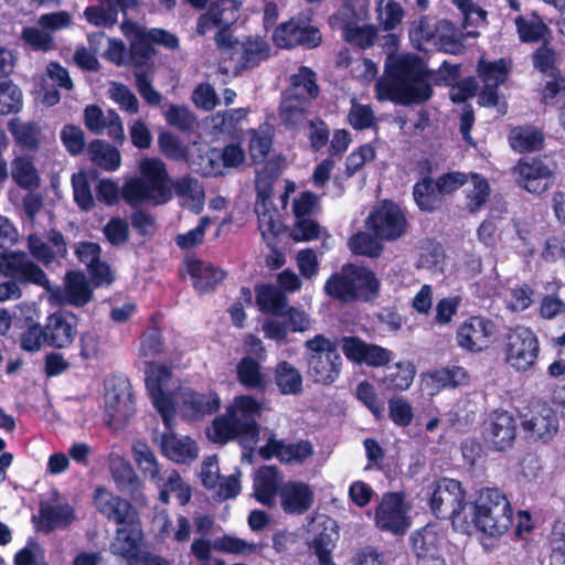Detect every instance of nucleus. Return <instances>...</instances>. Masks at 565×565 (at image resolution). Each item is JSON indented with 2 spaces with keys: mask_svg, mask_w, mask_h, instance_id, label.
<instances>
[{
  "mask_svg": "<svg viewBox=\"0 0 565 565\" xmlns=\"http://www.w3.org/2000/svg\"><path fill=\"white\" fill-rule=\"evenodd\" d=\"M430 76L427 64L417 54L397 56L385 65L384 76L375 85L377 98L403 106L426 103L434 93Z\"/></svg>",
  "mask_w": 565,
  "mask_h": 565,
  "instance_id": "f257e3e1",
  "label": "nucleus"
},
{
  "mask_svg": "<svg viewBox=\"0 0 565 565\" xmlns=\"http://www.w3.org/2000/svg\"><path fill=\"white\" fill-rule=\"evenodd\" d=\"M262 412L263 405L256 397L247 394L236 396L225 413L212 420L211 439L218 445L239 438L256 443L260 434L257 418Z\"/></svg>",
  "mask_w": 565,
  "mask_h": 565,
  "instance_id": "f03ea898",
  "label": "nucleus"
},
{
  "mask_svg": "<svg viewBox=\"0 0 565 565\" xmlns=\"http://www.w3.org/2000/svg\"><path fill=\"white\" fill-rule=\"evenodd\" d=\"M381 280L367 266L348 263L326 280L324 292L341 303L374 302L381 294Z\"/></svg>",
  "mask_w": 565,
  "mask_h": 565,
  "instance_id": "7ed1b4c3",
  "label": "nucleus"
},
{
  "mask_svg": "<svg viewBox=\"0 0 565 565\" xmlns=\"http://www.w3.org/2000/svg\"><path fill=\"white\" fill-rule=\"evenodd\" d=\"M467 531L471 526L488 536H501L513 524V509L505 493L495 487H486L468 502Z\"/></svg>",
  "mask_w": 565,
  "mask_h": 565,
  "instance_id": "20e7f679",
  "label": "nucleus"
},
{
  "mask_svg": "<svg viewBox=\"0 0 565 565\" xmlns=\"http://www.w3.org/2000/svg\"><path fill=\"white\" fill-rule=\"evenodd\" d=\"M140 178L125 182L121 195L125 202L137 207L143 202L163 205L172 200L173 182L166 163L159 158H145L139 166Z\"/></svg>",
  "mask_w": 565,
  "mask_h": 565,
  "instance_id": "39448f33",
  "label": "nucleus"
},
{
  "mask_svg": "<svg viewBox=\"0 0 565 565\" xmlns=\"http://www.w3.org/2000/svg\"><path fill=\"white\" fill-rule=\"evenodd\" d=\"M409 39L418 50H437L448 54H459L465 49L461 31L446 19L422 15L413 21Z\"/></svg>",
  "mask_w": 565,
  "mask_h": 565,
  "instance_id": "423d86ee",
  "label": "nucleus"
},
{
  "mask_svg": "<svg viewBox=\"0 0 565 565\" xmlns=\"http://www.w3.org/2000/svg\"><path fill=\"white\" fill-rule=\"evenodd\" d=\"M429 508L439 520H451L455 527L467 531L468 514L466 491L460 481L447 477L439 478L429 486Z\"/></svg>",
  "mask_w": 565,
  "mask_h": 565,
  "instance_id": "0eeeda50",
  "label": "nucleus"
},
{
  "mask_svg": "<svg viewBox=\"0 0 565 565\" xmlns=\"http://www.w3.org/2000/svg\"><path fill=\"white\" fill-rule=\"evenodd\" d=\"M307 374L315 383L331 385L340 376L342 358L338 352V341L324 334H316L303 343Z\"/></svg>",
  "mask_w": 565,
  "mask_h": 565,
  "instance_id": "6e6552de",
  "label": "nucleus"
},
{
  "mask_svg": "<svg viewBox=\"0 0 565 565\" xmlns=\"http://www.w3.org/2000/svg\"><path fill=\"white\" fill-rule=\"evenodd\" d=\"M273 42L277 47L285 50L319 47L322 43V33L313 21V12L300 11L288 21L278 24L273 32Z\"/></svg>",
  "mask_w": 565,
  "mask_h": 565,
  "instance_id": "1a4fd4ad",
  "label": "nucleus"
},
{
  "mask_svg": "<svg viewBox=\"0 0 565 565\" xmlns=\"http://www.w3.org/2000/svg\"><path fill=\"white\" fill-rule=\"evenodd\" d=\"M105 424L115 430L122 429L135 413V398L129 380L111 375L106 380Z\"/></svg>",
  "mask_w": 565,
  "mask_h": 565,
  "instance_id": "9d476101",
  "label": "nucleus"
},
{
  "mask_svg": "<svg viewBox=\"0 0 565 565\" xmlns=\"http://www.w3.org/2000/svg\"><path fill=\"white\" fill-rule=\"evenodd\" d=\"M217 49L228 56L234 75L258 67L271 52L269 42L260 35H246L242 40L233 36L226 45Z\"/></svg>",
  "mask_w": 565,
  "mask_h": 565,
  "instance_id": "9b49d317",
  "label": "nucleus"
},
{
  "mask_svg": "<svg viewBox=\"0 0 565 565\" xmlns=\"http://www.w3.org/2000/svg\"><path fill=\"white\" fill-rule=\"evenodd\" d=\"M537 335L526 327L511 328L504 338L505 362L518 372L531 370L540 355Z\"/></svg>",
  "mask_w": 565,
  "mask_h": 565,
  "instance_id": "f8f14e48",
  "label": "nucleus"
},
{
  "mask_svg": "<svg viewBox=\"0 0 565 565\" xmlns=\"http://www.w3.org/2000/svg\"><path fill=\"white\" fill-rule=\"evenodd\" d=\"M172 379V371L169 366L157 362H150L146 369L145 384L153 407L160 414L162 422L168 430H172L175 403L171 394L164 391V387Z\"/></svg>",
  "mask_w": 565,
  "mask_h": 565,
  "instance_id": "ddd939ff",
  "label": "nucleus"
},
{
  "mask_svg": "<svg viewBox=\"0 0 565 565\" xmlns=\"http://www.w3.org/2000/svg\"><path fill=\"white\" fill-rule=\"evenodd\" d=\"M365 226L377 238L393 242L406 233L408 221L398 204L384 200L369 214Z\"/></svg>",
  "mask_w": 565,
  "mask_h": 565,
  "instance_id": "4468645a",
  "label": "nucleus"
},
{
  "mask_svg": "<svg viewBox=\"0 0 565 565\" xmlns=\"http://www.w3.org/2000/svg\"><path fill=\"white\" fill-rule=\"evenodd\" d=\"M379 530L394 535H405L412 525L404 492H386L374 511Z\"/></svg>",
  "mask_w": 565,
  "mask_h": 565,
  "instance_id": "2eb2a0df",
  "label": "nucleus"
},
{
  "mask_svg": "<svg viewBox=\"0 0 565 565\" xmlns=\"http://www.w3.org/2000/svg\"><path fill=\"white\" fill-rule=\"evenodd\" d=\"M497 333L495 322L484 316H470L465 319L456 331L459 348L470 353H480L493 342Z\"/></svg>",
  "mask_w": 565,
  "mask_h": 565,
  "instance_id": "dca6fc26",
  "label": "nucleus"
},
{
  "mask_svg": "<svg viewBox=\"0 0 565 565\" xmlns=\"http://www.w3.org/2000/svg\"><path fill=\"white\" fill-rule=\"evenodd\" d=\"M0 274L22 285L47 287L50 280L45 271L26 253L2 252L0 254Z\"/></svg>",
  "mask_w": 565,
  "mask_h": 565,
  "instance_id": "f3484780",
  "label": "nucleus"
},
{
  "mask_svg": "<svg viewBox=\"0 0 565 565\" xmlns=\"http://www.w3.org/2000/svg\"><path fill=\"white\" fill-rule=\"evenodd\" d=\"M516 433V418L508 411L495 409L484 422L482 437L491 449L505 451L513 447Z\"/></svg>",
  "mask_w": 565,
  "mask_h": 565,
  "instance_id": "a211bd4d",
  "label": "nucleus"
},
{
  "mask_svg": "<svg viewBox=\"0 0 565 565\" xmlns=\"http://www.w3.org/2000/svg\"><path fill=\"white\" fill-rule=\"evenodd\" d=\"M78 317L66 309L50 313L44 322L45 345L63 350L70 348L77 337Z\"/></svg>",
  "mask_w": 565,
  "mask_h": 565,
  "instance_id": "6ab92c4d",
  "label": "nucleus"
},
{
  "mask_svg": "<svg viewBox=\"0 0 565 565\" xmlns=\"http://www.w3.org/2000/svg\"><path fill=\"white\" fill-rule=\"evenodd\" d=\"M93 501L97 511L117 526L140 518L139 511L129 500L113 493L103 486L95 489Z\"/></svg>",
  "mask_w": 565,
  "mask_h": 565,
  "instance_id": "aec40b11",
  "label": "nucleus"
},
{
  "mask_svg": "<svg viewBox=\"0 0 565 565\" xmlns=\"http://www.w3.org/2000/svg\"><path fill=\"white\" fill-rule=\"evenodd\" d=\"M313 454V446L307 439L287 444L284 439H277L274 435L258 449V455L263 459L270 460L275 457L285 465H301Z\"/></svg>",
  "mask_w": 565,
  "mask_h": 565,
  "instance_id": "412c9836",
  "label": "nucleus"
},
{
  "mask_svg": "<svg viewBox=\"0 0 565 565\" xmlns=\"http://www.w3.org/2000/svg\"><path fill=\"white\" fill-rule=\"evenodd\" d=\"M514 171L523 188L534 194L547 191L554 180L553 171L540 158L520 159Z\"/></svg>",
  "mask_w": 565,
  "mask_h": 565,
  "instance_id": "4be33fe9",
  "label": "nucleus"
},
{
  "mask_svg": "<svg viewBox=\"0 0 565 565\" xmlns=\"http://www.w3.org/2000/svg\"><path fill=\"white\" fill-rule=\"evenodd\" d=\"M49 242L52 245L36 234H30L26 238V247L31 256L46 267L58 259L66 258L68 253L65 237L60 231L52 230Z\"/></svg>",
  "mask_w": 565,
  "mask_h": 565,
  "instance_id": "5701e85b",
  "label": "nucleus"
},
{
  "mask_svg": "<svg viewBox=\"0 0 565 565\" xmlns=\"http://www.w3.org/2000/svg\"><path fill=\"white\" fill-rule=\"evenodd\" d=\"M222 401L214 390L199 392L189 388L182 394V409L185 418L190 420H201L206 416L217 413Z\"/></svg>",
  "mask_w": 565,
  "mask_h": 565,
  "instance_id": "b1692460",
  "label": "nucleus"
},
{
  "mask_svg": "<svg viewBox=\"0 0 565 565\" xmlns=\"http://www.w3.org/2000/svg\"><path fill=\"white\" fill-rule=\"evenodd\" d=\"M280 505L285 513L301 515L313 504V492L301 481H287L279 490Z\"/></svg>",
  "mask_w": 565,
  "mask_h": 565,
  "instance_id": "393cba45",
  "label": "nucleus"
},
{
  "mask_svg": "<svg viewBox=\"0 0 565 565\" xmlns=\"http://www.w3.org/2000/svg\"><path fill=\"white\" fill-rule=\"evenodd\" d=\"M241 6L242 3L237 0H214L209 6L210 9H214L216 23H218V31L214 36L217 47L226 45L233 38L231 28L239 18Z\"/></svg>",
  "mask_w": 565,
  "mask_h": 565,
  "instance_id": "a878e982",
  "label": "nucleus"
},
{
  "mask_svg": "<svg viewBox=\"0 0 565 565\" xmlns=\"http://www.w3.org/2000/svg\"><path fill=\"white\" fill-rule=\"evenodd\" d=\"M143 532L140 518L117 526L115 542L113 543L114 553L129 562L141 551Z\"/></svg>",
  "mask_w": 565,
  "mask_h": 565,
  "instance_id": "bb28decb",
  "label": "nucleus"
},
{
  "mask_svg": "<svg viewBox=\"0 0 565 565\" xmlns=\"http://www.w3.org/2000/svg\"><path fill=\"white\" fill-rule=\"evenodd\" d=\"M96 289L81 270H70L65 275L63 301L71 306L83 308L94 298Z\"/></svg>",
  "mask_w": 565,
  "mask_h": 565,
  "instance_id": "cd10ccee",
  "label": "nucleus"
},
{
  "mask_svg": "<svg viewBox=\"0 0 565 565\" xmlns=\"http://www.w3.org/2000/svg\"><path fill=\"white\" fill-rule=\"evenodd\" d=\"M110 472L118 491L127 493L135 501L143 497V482L129 461L122 458L114 461Z\"/></svg>",
  "mask_w": 565,
  "mask_h": 565,
  "instance_id": "c85d7f7f",
  "label": "nucleus"
},
{
  "mask_svg": "<svg viewBox=\"0 0 565 565\" xmlns=\"http://www.w3.org/2000/svg\"><path fill=\"white\" fill-rule=\"evenodd\" d=\"M280 473L276 466H262L254 480L255 499L264 505H273L279 493Z\"/></svg>",
  "mask_w": 565,
  "mask_h": 565,
  "instance_id": "c756f323",
  "label": "nucleus"
},
{
  "mask_svg": "<svg viewBox=\"0 0 565 565\" xmlns=\"http://www.w3.org/2000/svg\"><path fill=\"white\" fill-rule=\"evenodd\" d=\"M188 273L192 279L193 287L201 294L213 290L225 278V271L205 264L201 259H193L188 263Z\"/></svg>",
  "mask_w": 565,
  "mask_h": 565,
  "instance_id": "7c9ffc66",
  "label": "nucleus"
},
{
  "mask_svg": "<svg viewBox=\"0 0 565 565\" xmlns=\"http://www.w3.org/2000/svg\"><path fill=\"white\" fill-rule=\"evenodd\" d=\"M161 451L177 463H188L198 457V447L190 437L178 438L173 434L161 435Z\"/></svg>",
  "mask_w": 565,
  "mask_h": 565,
  "instance_id": "2f4dec72",
  "label": "nucleus"
},
{
  "mask_svg": "<svg viewBox=\"0 0 565 565\" xmlns=\"http://www.w3.org/2000/svg\"><path fill=\"white\" fill-rule=\"evenodd\" d=\"M525 433L543 441L551 440L558 431V419L552 408L544 407L540 413L533 414L522 422Z\"/></svg>",
  "mask_w": 565,
  "mask_h": 565,
  "instance_id": "473e14b6",
  "label": "nucleus"
},
{
  "mask_svg": "<svg viewBox=\"0 0 565 565\" xmlns=\"http://www.w3.org/2000/svg\"><path fill=\"white\" fill-rule=\"evenodd\" d=\"M470 376L462 366L452 365L435 370L428 374L427 385L431 386L430 394H436L445 388H456L469 383Z\"/></svg>",
  "mask_w": 565,
  "mask_h": 565,
  "instance_id": "72a5a7b5",
  "label": "nucleus"
},
{
  "mask_svg": "<svg viewBox=\"0 0 565 565\" xmlns=\"http://www.w3.org/2000/svg\"><path fill=\"white\" fill-rule=\"evenodd\" d=\"M256 303L263 313L284 317L288 299L284 291L270 284L256 287Z\"/></svg>",
  "mask_w": 565,
  "mask_h": 565,
  "instance_id": "f704fd0d",
  "label": "nucleus"
},
{
  "mask_svg": "<svg viewBox=\"0 0 565 565\" xmlns=\"http://www.w3.org/2000/svg\"><path fill=\"white\" fill-rule=\"evenodd\" d=\"M412 550L418 562H431L439 557L440 539L438 533L430 526H424L411 536Z\"/></svg>",
  "mask_w": 565,
  "mask_h": 565,
  "instance_id": "c9c22d12",
  "label": "nucleus"
},
{
  "mask_svg": "<svg viewBox=\"0 0 565 565\" xmlns=\"http://www.w3.org/2000/svg\"><path fill=\"white\" fill-rule=\"evenodd\" d=\"M274 381L281 395H299L303 391L300 371L288 361H279L275 365Z\"/></svg>",
  "mask_w": 565,
  "mask_h": 565,
  "instance_id": "e433bc0d",
  "label": "nucleus"
},
{
  "mask_svg": "<svg viewBox=\"0 0 565 565\" xmlns=\"http://www.w3.org/2000/svg\"><path fill=\"white\" fill-rule=\"evenodd\" d=\"M509 143L518 152H534L543 147L544 135L531 125L516 126L510 130Z\"/></svg>",
  "mask_w": 565,
  "mask_h": 565,
  "instance_id": "4c0bfd02",
  "label": "nucleus"
},
{
  "mask_svg": "<svg viewBox=\"0 0 565 565\" xmlns=\"http://www.w3.org/2000/svg\"><path fill=\"white\" fill-rule=\"evenodd\" d=\"M236 377L241 385L252 390H265L266 376L263 373L259 359L250 355L243 356L236 365Z\"/></svg>",
  "mask_w": 565,
  "mask_h": 565,
  "instance_id": "58836bf2",
  "label": "nucleus"
},
{
  "mask_svg": "<svg viewBox=\"0 0 565 565\" xmlns=\"http://www.w3.org/2000/svg\"><path fill=\"white\" fill-rule=\"evenodd\" d=\"M413 198L423 212H434L443 203V198L436 185V180L431 178H422L413 186Z\"/></svg>",
  "mask_w": 565,
  "mask_h": 565,
  "instance_id": "ea45409f",
  "label": "nucleus"
},
{
  "mask_svg": "<svg viewBox=\"0 0 565 565\" xmlns=\"http://www.w3.org/2000/svg\"><path fill=\"white\" fill-rule=\"evenodd\" d=\"M87 151L92 162L106 171H116L121 164L119 150L104 140L90 141Z\"/></svg>",
  "mask_w": 565,
  "mask_h": 565,
  "instance_id": "a19ab883",
  "label": "nucleus"
},
{
  "mask_svg": "<svg viewBox=\"0 0 565 565\" xmlns=\"http://www.w3.org/2000/svg\"><path fill=\"white\" fill-rule=\"evenodd\" d=\"M75 519L74 510L68 505H47L40 510L39 529L50 533L56 529L68 526Z\"/></svg>",
  "mask_w": 565,
  "mask_h": 565,
  "instance_id": "79ce46f5",
  "label": "nucleus"
},
{
  "mask_svg": "<svg viewBox=\"0 0 565 565\" xmlns=\"http://www.w3.org/2000/svg\"><path fill=\"white\" fill-rule=\"evenodd\" d=\"M310 100L297 94L285 96L279 107V116L287 127H296L302 122Z\"/></svg>",
  "mask_w": 565,
  "mask_h": 565,
  "instance_id": "37998d69",
  "label": "nucleus"
},
{
  "mask_svg": "<svg viewBox=\"0 0 565 565\" xmlns=\"http://www.w3.org/2000/svg\"><path fill=\"white\" fill-rule=\"evenodd\" d=\"M8 129L15 142L24 149L36 150L40 146L41 130L36 122H21L13 118L8 124Z\"/></svg>",
  "mask_w": 565,
  "mask_h": 565,
  "instance_id": "c03bdc74",
  "label": "nucleus"
},
{
  "mask_svg": "<svg viewBox=\"0 0 565 565\" xmlns=\"http://www.w3.org/2000/svg\"><path fill=\"white\" fill-rule=\"evenodd\" d=\"M416 374L411 362H398L383 379L385 390L398 393L409 388Z\"/></svg>",
  "mask_w": 565,
  "mask_h": 565,
  "instance_id": "a18cd8bd",
  "label": "nucleus"
},
{
  "mask_svg": "<svg viewBox=\"0 0 565 565\" xmlns=\"http://www.w3.org/2000/svg\"><path fill=\"white\" fill-rule=\"evenodd\" d=\"M11 177L18 186L24 190H33L40 185V175L30 158L17 157L12 161Z\"/></svg>",
  "mask_w": 565,
  "mask_h": 565,
  "instance_id": "49530a36",
  "label": "nucleus"
},
{
  "mask_svg": "<svg viewBox=\"0 0 565 565\" xmlns=\"http://www.w3.org/2000/svg\"><path fill=\"white\" fill-rule=\"evenodd\" d=\"M132 452L137 467L146 478H149L154 482H160L163 480L160 475V466L157 457L146 443H140L134 446Z\"/></svg>",
  "mask_w": 565,
  "mask_h": 565,
  "instance_id": "de8ad7c7",
  "label": "nucleus"
},
{
  "mask_svg": "<svg viewBox=\"0 0 565 565\" xmlns=\"http://www.w3.org/2000/svg\"><path fill=\"white\" fill-rule=\"evenodd\" d=\"M156 54L154 46L146 31H140L131 39L129 47V60L132 66L141 68L150 62Z\"/></svg>",
  "mask_w": 565,
  "mask_h": 565,
  "instance_id": "09e8293b",
  "label": "nucleus"
},
{
  "mask_svg": "<svg viewBox=\"0 0 565 565\" xmlns=\"http://www.w3.org/2000/svg\"><path fill=\"white\" fill-rule=\"evenodd\" d=\"M509 68L504 58L487 61L481 57L477 64V74L483 84L501 85L508 77Z\"/></svg>",
  "mask_w": 565,
  "mask_h": 565,
  "instance_id": "8fccbe9b",
  "label": "nucleus"
},
{
  "mask_svg": "<svg viewBox=\"0 0 565 565\" xmlns=\"http://www.w3.org/2000/svg\"><path fill=\"white\" fill-rule=\"evenodd\" d=\"M515 25L519 36L524 43L544 42L546 35L551 34L547 25L539 18L535 20H527L522 15L515 19Z\"/></svg>",
  "mask_w": 565,
  "mask_h": 565,
  "instance_id": "3c124183",
  "label": "nucleus"
},
{
  "mask_svg": "<svg viewBox=\"0 0 565 565\" xmlns=\"http://www.w3.org/2000/svg\"><path fill=\"white\" fill-rule=\"evenodd\" d=\"M23 107L22 92L12 81L0 82V115L18 114Z\"/></svg>",
  "mask_w": 565,
  "mask_h": 565,
  "instance_id": "603ef678",
  "label": "nucleus"
},
{
  "mask_svg": "<svg viewBox=\"0 0 565 565\" xmlns=\"http://www.w3.org/2000/svg\"><path fill=\"white\" fill-rule=\"evenodd\" d=\"M381 238L373 233L358 232L350 238V248L353 254L367 257H379L383 252Z\"/></svg>",
  "mask_w": 565,
  "mask_h": 565,
  "instance_id": "864d4df0",
  "label": "nucleus"
},
{
  "mask_svg": "<svg viewBox=\"0 0 565 565\" xmlns=\"http://www.w3.org/2000/svg\"><path fill=\"white\" fill-rule=\"evenodd\" d=\"M355 396L374 416L376 420L384 417V404L379 398L376 390L373 384L364 380L360 382L355 390Z\"/></svg>",
  "mask_w": 565,
  "mask_h": 565,
  "instance_id": "5fc2aeb1",
  "label": "nucleus"
},
{
  "mask_svg": "<svg viewBox=\"0 0 565 565\" xmlns=\"http://www.w3.org/2000/svg\"><path fill=\"white\" fill-rule=\"evenodd\" d=\"M377 36V31L373 25L358 26L352 23L345 24L343 29V39L350 44H354L360 49H369L373 46Z\"/></svg>",
  "mask_w": 565,
  "mask_h": 565,
  "instance_id": "6e6d98bb",
  "label": "nucleus"
},
{
  "mask_svg": "<svg viewBox=\"0 0 565 565\" xmlns=\"http://www.w3.org/2000/svg\"><path fill=\"white\" fill-rule=\"evenodd\" d=\"M556 51L551 45L548 39H544V42L532 53L534 68L543 74L551 75L556 71H561L556 67Z\"/></svg>",
  "mask_w": 565,
  "mask_h": 565,
  "instance_id": "4d7b16f0",
  "label": "nucleus"
},
{
  "mask_svg": "<svg viewBox=\"0 0 565 565\" xmlns=\"http://www.w3.org/2000/svg\"><path fill=\"white\" fill-rule=\"evenodd\" d=\"M158 147L160 152L170 160L181 161L188 156V148L177 135L169 130H163L159 134Z\"/></svg>",
  "mask_w": 565,
  "mask_h": 565,
  "instance_id": "13d9d810",
  "label": "nucleus"
},
{
  "mask_svg": "<svg viewBox=\"0 0 565 565\" xmlns=\"http://www.w3.org/2000/svg\"><path fill=\"white\" fill-rule=\"evenodd\" d=\"M60 138L71 156L83 153L87 146L84 130L74 124L64 125L60 132Z\"/></svg>",
  "mask_w": 565,
  "mask_h": 565,
  "instance_id": "bf43d9fd",
  "label": "nucleus"
},
{
  "mask_svg": "<svg viewBox=\"0 0 565 565\" xmlns=\"http://www.w3.org/2000/svg\"><path fill=\"white\" fill-rule=\"evenodd\" d=\"M376 152L371 143L361 145L353 150L345 160L344 174L347 178L354 177L363 167L375 159Z\"/></svg>",
  "mask_w": 565,
  "mask_h": 565,
  "instance_id": "052dcab7",
  "label": "nucleus"
},
{
  "mask_svg": "<svg viewBox=\"0 0 565 565\" xmlns=\"http://www.w3.org/2000/svg\"><path fill=\"white\" fill-rule=\"evenodd\" d=\"M88 23L97 28H113L117 23V10L110 4L89 6L84 10Z\"/></svg>",
  "mask_w": 565,
  "mask_h": 565,
  "instance_id": "680f3d73",
  "label": "nucleus"
},
{
  "mask_svg": "<svg viewBox=\"0 0 565 565\" xmlns=\"http://www.w3.org/2000/svg\"><path fill=\"white\" fill-rule=\"evenodd\" d=\"M473 189L466 195L467 210L471 213L479 211L488 201L490 196V185L488 180L478 174H472Z\"/></svg>",
  "mask_w": 565,
  "mask_h": 565,
  "instance_id": "e2e57ef3",
  "label": "nucleus"
},
{
  "mask_svg": "<svg viewBox=\"0 0 565 565\" xmlns=\"http://www.w3.org/2000/svg\"><path fill=\"white\" fill-rule=\"evenodd\" d=\"M166 120L181 132H191L196 124L194 114L184 105H171L166 113Z\"/></svg>",
  "mask_w": 565,
  "mask_h": 565,
  "instance_id": "0e129e2a",
  "label": "nucleus"
},
{
  "mask_svg": "<svg viewBox=\"0 0 565 565\" xmlns=\"http://www.w3.org/2000/svg\"><path fill=\"white\" fill-rule=\"evenodd\" d=\"M388 404V417L398 427H407L414 419L412 404L402 396L391 397Z\"/></svg>",
  "mask_w": 565,
  "mask_h": 565,
  "instance_id": "69168bd1",
  "label": "nucleus"
},
{
  "mask_svg": "<svg viewBox=\"0 0 565 565\" xmlns=\"http://www.w3.org/2000/svg\"><path fill=\"white\" fill-rule=\"evenodd\" d=\"M348 122L354 130H365L376 126V118L370 105L354 102L348 114Z\"/></svg>",
  "mask_w": 565,
  "mask_h": 565,
  "instance_id": "338daca9",
  "label": "nucleus"
},
{
  "mask_svg": "<svg viewBox=\"0 0 565 565\" xmlns=\"http://www.w3.org/2000/svg\"><path fill=\"white\" fill-rule=\"evenodd\" d=\"M550 76L551 79L545 82L540 92L541 103L544 105H555L565 97V76L561 71H556Z\"/></svg>",
  "mask_w": 565,
  "mask_h": 565,
  "instance_id": "774afa93",
  "label": "nucleus"
}]
</instances>
